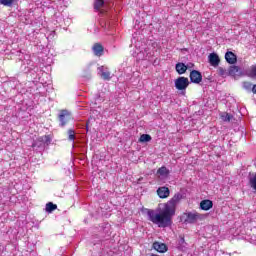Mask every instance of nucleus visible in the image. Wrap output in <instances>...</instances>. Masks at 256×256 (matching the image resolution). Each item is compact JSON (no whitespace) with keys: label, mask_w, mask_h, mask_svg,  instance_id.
Masks as SVG:
<instances>
[{"label":"nucleus","mask_w":256,"mask_h":256,"mask_svg":"<svg viewBox=\"0 0 256 256\" xmlns=\"http://www.w3.org/2000/svg\"><path fill=\"white\" fill-rule=\"evenodd\" d=\"M183 199V194L176 193L170 201L165 205L164 209L157 213L154 210L148 211L149 221L157 225L158 227L165 229V227H171L173 223V217L175 216V209L179 201Z\"/></svg>","instance_id":"f257e3e1"},{"label":"nucleus","mask_w":256,"mask_h":256,"mask_svg":"<svg viewBox=\"0 0 256 256\" xmlns=\"http://www.w3.org/2000/svg\"><path fill=\"white\" fill-rule=\"evenodd\" d=\"M205 215L199 214V212H186L182 215V221L187 224H195L198 221H203Z\"/></svg>","instance_id":"f03ea898"},{"label":"nucleus","mask_w":256,"mask_h":256,"mask_svg":"<svg viewBox=\"0 0 256 256\" xmlns=\"http://www.w3.org/2000/svg\"><path fill=\"white\" fill-rule=\"evenodd\" d=\"M174 85L178 91H185L189 87V78L183 76L178 77Z\"/></svg>","instance_id":"7ed1b4c3"},{"label":"nucleus","mask_w":256,"mask_h":256,"mask_svg":"<svg viewBox=\"0 0 256 256\" xmlns=\"http://www.w3.org/2000/svg\"><path fill=\"white\" fill-rule=\"evenodd\" d=\"M71 119V113L67 110H62L59 113L60 127H65Z\"/></svg>","instance_id":"20e7f679"},{"label":"nucleus","mask_w":256,"mask_h":256,"mask_svg":"<svg viewBox=\"0 0 256 256\" xmlns=\"http://www.w3.org/2000/svg\"><path fill=\"white\" fill-rule=\"evenodd\" d=\"M190 81L191 83H195L196 85H199L203 81V75L201 72L197 70H192L190 72Z\"/></svg>","instance_id":"39448f33"},{"label":"nucleus","mask_w":256,"mask_h":256,"mask_svg":"<svg viewBox=\"0 0 256 256\" xmlns=\"http://www.w3.org/2000/svg\"><path fill=\"white\" fill-rule=\"evenodd\" d=\"M98 75H100L104 81H110L111 79V72H109V69L105 66L98 67Z\"/></svg>","instance_id":"423d86ee"},{"label":"nucleus","mask_w":256,"mask_h":256,"mask_svg":"<svg viewBox=\"0 0 256 256\" xmlns=\"http://www.w3.org/2000/svg\"><path fill=\"white\" fill-rule=\"evenodd\" d=\"M208 61L212 67H219V63H221L219 55H217L215 52L209 54Z\"/></svg>","instance_id":"0eeeda50"},{"label":"nucleus","mask_w":256,"mask_h":256,"mask_svg":"<svg viewBox=\"0 0 256 256\" xmlns=\"http://www.w3.org/2000/svg\"><path fill=\"white\" fill-rule=\"evenodd\" d=\"M157 195L160 197V199H167V197L171 195V191L168 187L162 186L157 189Z\"/></svg>","instance_id":"6e6552de"},{"label":"nucleus","mask_w":256,"mask_h":256,"mask_svg":"<svg viewBox=\"0 0 256 256\" xmlns=\"http://www.w3.org/2000/svg\"><path fill=\"white\" fill-rule=\"evenodd\" d=\"M92 51L96 57H101L105 51V48H103V45L96 43L93 45Z\"/></svg>","instance_id":"1a4fd4ad"},{"label":"nucleus","mask_w":256,"mask_h":256,"mask_svg":"<svg viewBox=\"0 0 256 256\" xmlns=\"http://www.w3.org/2000/svg\"><path fill=\"white\" fill-rule=\"evenodd\" d=\"M176 72L178 73V75H185V73H187V65H185V63L183 62H178L175 66Z\"/></svg>","instance_id":"9d476101"},{"label":"nucleus","mask_w":256,"mask_h":256,"mask_svg":"<svg viewBox=\"0 0 256 256\" xmlns=\"http://www.w3.org/2000/svg\"><path fill=\"white\" fill-rule=\"evenodd\" d=\"M225 59L230 65H235V63H237V56L233 52H226Z\"/></svg>","instance_id":"9b49d317"},{"label":"nucleus","mask_w":256,"mask_h":256,"mask_svg":"<svg viewBox=\"0 0 256 256\" xmlns=\"http://www.w3.org/2000/svg\"><path fill=\"white\" fill-rule=\"evenodd\" d=\"M169 173V169H167L165 166H162L157 170V175L161 179H167L169 177Z\"/></svg>","instance_id":"f8f14e48"},{"label":"nucleus","mask_w":256,"mask_h":256,"mask_svg":"<svg viewBox=\"0 0 256 256\" xmlns=\"http://www.w3.org/2000/svg\"><path fill=\"white\" fill-rule=\"evenodd\" d=\"M213 208V202L211 200H202L200 202V209L202 211H209V209Z\"/></svg>","instance_id":"ddd939ff"},{"label":"nucleus","mask_w":256,"mask_h":256,"mask_svg":"<svg viewBox=\"0 0 256 256\" xmlns=\"http://www.w3.org/2000/svg\"><path fill=\"white\" fill-rule=\"evenodd\" d=\"M153 249H155V251H158V253H165V251H167V245L161 242H154Z\"/></svg>","instance_id":"4468645a"},{"label":"nucleus","mask_w":256,"mask_h":256,"mask_svg":"<svg viewBox=\"0 0 256 256\" xmlns=\"http://www.w3.org/2000/svg\"><path fill=\"white\" fill-rule=\"evenodd\" d=\"M248 241L253 243V245H256V226L250 230V233L248 234Z\"/></svg>","instance_id":"2eb2a0df"},{"label":"nucleus","mask_w":256,"mask_h":256,"mask_svg":"<svg viewBox=\"0 0 256 256\" xmlns=\"http://www.w3.org/2000/svg\"><path fill=\"white\" fill-rule=\"evenodd\" d=\"M38 141L41 143L40 145H49L51 143V137L45 135L38 138Z\"/></svg>","instance_id":"dca6fc26"},{"label":"nucleus","mask_w":256,"mask_h":256,"mask_svg":"<svg viewBox=\"0 0 256 256\" xmlns=\"http://www.w3.org/2000/svg\"><path fill=\"white\" fill-rule=\"evenodd\" d=\"M55 209H57V205L53 204V202H48L46 204V211H47V213H53V211H55Z\"/></svg>","instance_id":"f3484780"},{"label":"nucleus","mask_w":256,"mask_h":256,"mask_svg":"<svg viewBox=\"0 0 256 256\" xmlns=\"http://www.w3.org/2000/svg\"><path fill=\"white\" fill-rule=\"evenodd\" d=\"M140 143H149L151 141V135L149 134H142L139 138Z\"/></svg>","instance_id":"a211bd4d"},{"label":"nucleus","mask_w":256,"mask_h":256,"mask_svg":"<svg viewBox=\"0 0 256 256\" xmlns=\"http://www.w3.org/2000/svg\"><path fill=\"white\" fill-rule=\"evenodd\" d=\"M23 63H24V65H27L26 67H27L28 71H31V69H33V61H31L29 56H27V59H25L23 61Z\"/></svg>","instance_id":"6ab92c4d"},{"label":"nucleus","mask_w":256,"mask_h":256,"mask_svg":"<svg viewBox=\"0 0 256 256\" xmlns=\"http://www.w3.org/2000/svg\"><path fill=\"white\" fill-rule=\"evenodd\" d=\"M228 73L232 77H235V75H237V73H239V67H237V66H230Z\"/></svg>","instance_id":"aec40b11"},{"label":"nucleus","mask_w":256,"mask_h":256,"mask_svg":"<svg viewBox=\"0 0 256 256\" xmlns=\"http://www.w3.org/2000/svg\"><path fill=\"white\" fill-rule=\"evenodd\" d=\"M104 3L105 2L103 0H96L94 3V9L99 11V9H101V7H103Z\"/></svg>","instance_id":"412c9836"},{"label":"nucleus","mask_w":256,"mask_h":256,"mask_svg":"<svg viewBox=\"0 0 256 256\" xmlns=\"http://www.w3.org/2000/svg\"><path fill=\"white\" fill-rule=\"evenodd\" d=\"M250 187L256 191V174L249 179Z\"/></svg>","instance_id":"4be33fe9"},{"label":"nucleus","mask_w":256,"mask_h":256,"mask_svg":"<svg viewBox=\"0 0 256 256\" xmlns=\"http://www.w3.org/2000/svg\"><path fill=\"white\" fill-rule=\"evenodd\" d=\"M68 139L69 141H75V130L73 129L68 130Z\"/></svg>","instance_id":"5701e85b"},{"label":"nucleus","mask_w":256,"mask_h":256,"mask_svg":"<svg viewBox=\"0 0 256 256\" xmlns=\"http://www.w3.org/2000/svg\"><path fill=\"white\" fill-rule=\"evenodd\" d=\"M13 1L15 0H0L1 5H5V7H11L13 5Z\"/></svg>","instance_id":"b1692460"},{"label":"nucleus","mask_w":256,"mask_h":256,"mask_svg":"<svg viewBox=\"0 0 256 256\" xmlns=\"http://www.w3.org/2000/svg\"><path fill=\"white\" fill-rule=\"evenodd\" d=\"M147 55L148 54H145V52L141 50L140 52L137 53V59L139 60L147 59Z\"/></svg>","instance_id":"393cba45"},{"label":"nucleus","mask_w":256,"mask_h":256,"mask_svg":"<svg viewBox=\"0 0 256 256\" xmlns=\"http://www.w3.org/2000/svg\"><path fill=\"white\" fill-rule=\"evenodd\" d=\"M222 121H231V115L224 113L221 115Z\"/></svg>","instance_id":"a878e982"},{"label":"nucleus","mask_w":256,"mask_h":256,"mask_svg":"<svg viewBox=\"0 0 256 256\" xmlns=\"http://www.w3.org/2000/svg\"><path fill=\"white\" fill-rule=\"evenodd\" d=\"M250 75L251 77H256V66L252 67Z\"/></svg>","instance_id":"bb28decb"},{"label":"nucleus","mask_w":256,"mask_h":256,"mask_svg":"<svg viewBox=\"0 0 256 256\" xmlns=\"http://www.w3.org/2000/svg\"><path fill=\"white\" fill-rule=\"evenodd\" d=\"M180 245H183V243H185V238L181 237L179 240Z\"/></svg>","instance_id":"cd10ccee"},{"label":"nucleus","mask_w":256,"mask_h":256,"mask_svg":"<svg viewBox=\"0 0 256 256\" xmlns=\"http://www.w3.org/2000/svg\"><path fill=\"white\" fill-rule=\"evenodd\" d=\"M244 87H245V89H249V87H251V84L250 83H244Z\"/></svg>","instance_id":"c85d7f7f"},{"label":"nucleus","mask_w":256,"mask_h":256,"mask_svg":"<svg viewBox=\"0 0 256 256\" xmlns=\"http://www.w3.org/2000/svg\"><path fill=\"white\" fill-rule=\"evenodd\" d=\"M252 92H253L254 94H256V85H254V86L252 87Z\"/></svg>","instance_id":"c756f323"},{"label":"nucleus","mask_w":256,"mask_h":256,"mask_svg":"<svg viewBox=\"0 0 256 256\" xmlns=\"http://www.w3.org/2000/svg\"><path fill=\"white\" fill-rule=\"evenodd\" d=\"M222 255H229V256H231V253H225L224 251H222Z\"/></svg>","instance_id":"7c9ffc66"},{"label":"nucleus","mask_w":256,"mask_h":256,"mask_svg":"<svg viewBox=\"0 0 256 256\" xmlns=\"http://www.w3.org/2000/svg\"><path fill=\"white\" fill-rule=\"evenodd\" d=\"M32 147H37V143L32 144Z\"/></svg>","instance_id":"2f4dec72"}]
</instances>
